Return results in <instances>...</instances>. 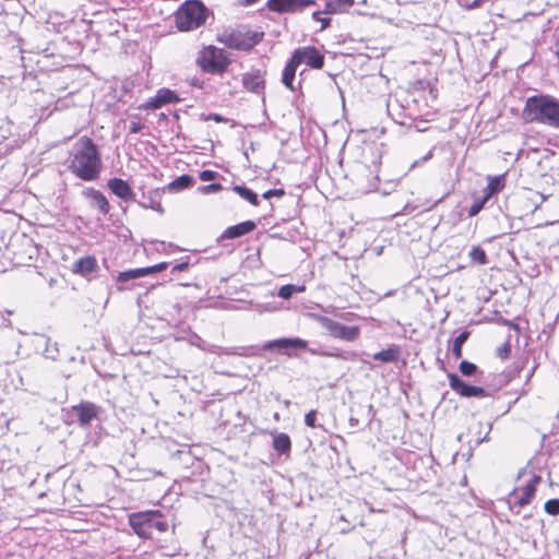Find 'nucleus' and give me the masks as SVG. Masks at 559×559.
I'll return each mask as SVG.
<instances>
[{
    "label": "nucleus",
    "mask_w": 559,
    "mask_h": 559,
    "mask_svg": "<svg viewBox=\"0 0 559 559\" xmlns=\"http://www.w3.org/2000/svg\"><path fill=\"white\" fill-rule=\"evenodd\" d=\"M70 170L84 181L96 180L102 170V158L96 144L82 136L74 145Z\"/></svg>",
    "instance_id": "obj_1"
},
{
    "label": "nucleus",
    "mask_w": 559,
    "mask_h": 559,
    "mask_svg": "<svg viewBox=\"0 0 559 559\" xmlns=\"http://www.w3.org/2000/svg\"><path fill=\"white\" fill-rule=\"evenodd\" d=\"M523 116L527 121H537L559 128V103L549 95H535L526 99Z\"/></svg>",
    "instance_id": "obj_2"
},
{
    "label": "nucleus",
    "mask_w": 559,
    "mask_h": 559,
    "mask_svg": "<svg viewBox=\"0 0 559 559\" xmlns=\"http://www.w3.org/2000/svg\"><path fill=\"white\" fill-rule=\"evenodd\" d=\"M210 10L200 0H187L175 13V23L179 31L189 32L203 26Z\"/></svg>",
    "instance_id": "obj_3"
},
{
    "label": "nucleus",
    "mask_w": 559,
    "mask_h": 559,
    "mask_svg": "<svg viewBox=\"0 0 559 559\" xmlns=\"http://www.w3.org/2000/svg\"><path fill=\"white\" fill-rule=\"evenodd\" d=\"M263 38V33L251 32L245 26L227 27L216 35V40L229 49L248 51Z\"/></svg>",
    "instance_id": "obj_4"
},
{
    "label": "nucleus",
    "mask_w": 559,
    "mask_h": 559,
    "mask_svg": "<svg viewBox=\"0 0 559 559\" xmlns=\"http://www.w3.org/2000/svg\"><path fill=\"white\" fill-rule=\"evenodd\" d=\"M129 523L134 533L141 538H151L153 530L166 532L168 524L162 520L159 511H147L132 513L129 516Z\"/></svg>",
    "instance_id": "obj_5"
},
{
    "label": "nucleus",
    "mask_w": 559,
    "mask_h": 559,
    "mask_svg": "<svg viewBox=\"0 0 559 559\" xmlns=\"http://www.w3.org/2000/svg\"><path fill=\"white\" fill-rule=\"evenodd\" d=\"M197 64L206 73H223L229 66V60L223 49L215 46L204 47L197 57Z\"/></svg>",
    "instance_id": "obj_6"
},
{
    "label": "nucleus",
    "mask_w": 559,
    "mask_h": 559,
    "mask_svg": "<svg viewBox=\"0 0 559 559\" xmlns=\"http://www.w3.org/2000/svg\"><path fill=\"white\" fill-rule=\"evenodd\" d=\"M319 322L321 326L335 338L352 342L359 335L358 326H347L328 317H320Z\"/></svg>",
    "instance_id": "obj_7"
},
{
    "label": "nucleus",
    "mask_w": 559,
    "mask_h": 559,
    "mask_svg": "<svg viewBox=\"0 0 559 559\" xmlns=\"http://www.w3.org/2000/svg\"><path fill=\"white\" fill-rule=\"evenodd\" d=\"M292 59L298 66L305 62L312 69H322L324 66V56L312 46L301 47L294 51Z\"/></svg>",
    "instance_id": "obj_8"
},
{
    "label": "nucleus",
    "mask_w": 559,
    "mask_h": 559,
    "mask_svg": "<svg viewBox=\"0 0 559 559\" xmlns=\"http://www.w3.org/2000/svg\"><path fill=\"white\" fill-rule=\"evenodd\" d=\"M314 0H269L266 7L270 11L278 13L301 12L314 5Z\"/></svg>",
    "instance_id": "obj_9"
},
{
    "label": "nucleus",
    "mask_w": 559,
    "mask_h": 559,
    "mask_svg": "<svg viewBox=\"0 0 559 559\" xmlns=\"http://www.w3.org/2000/svg\"><path fill=\"white\" fill-rule=\"evenodd\" d=\"M308 342L299 338H277L273 341H269L263 345L264 350H272L274 348H277L280 350H283L284 354L292 356L293 350L297 349H307Z\"/></svg>",
    "instance_id": "obj_10"
},
{
    "label": "nucleus",
    "mask_w": 559,
    "mask_h": 559,
    "mask_svg": "<svg viewBox=\"0 0 559 559\" xmlns=\"http://www.w3.org/2000/svg\"><path fill=\"white\" fill-rule=\"evenodd\" d=\"M180 99L178 95L168 88H160L157 91L156 95L150 98L143 107L145 109H158L167 104L178 103Z\"/></svg>",
    "instance_id": "obj_11"
},
{
    "label": "nucleus",
    "mask_w": 559,
    "mask_h": 559,
    "mask_svg": "<svg viewBox=\"0 0 559 559\" xmlns=\"http://www.w3.org/2000/svg\"><path fill=\"white\" fill-rule=\"evenodd\" d=\"M81 426H88L96 418L98 408L94 403L83 402L72 407Z\"/></svg>",
    "instance_id": "obj_12"
},
{
    "label": "nucleus",
    "mask_w": 559,
    "mask_h": 559,
    "mask_svg": "<svg viewBox=\"0 0 559 559\" xmlns=\"http://www.w3.org/2000/svg\"><path fill=\"white\" fill-rule=\"evenodd\" d=\"M257 227V224L252 221H246L239 223L234 226L227 227L224 233L221 235V239H236L242 237L251 231H253Z\"/></svg>",
    "instance_id": "obj_13"
},
{
    "label": "nucleus",
    "mask_w": 559,
    "mask_h": 559,
    "mask_svg": "<svg viewBox=\"0 0 559 559\" xmlns=\"http://www.w3.org/2000/svg\"><path fill=\"white\" fill-rule=\"evenodd\" d=\"M83 194L90 200L92 207L97 209L103 215L109 213V203L100 191L87 188L83 191Z\"/></svg>",
    "instance_id": "obj_14"
},
{
    "label": "nucleus",
    "mask_w": 559,
    "mask_h": 559,
    "mask_svg": "<svg viewBox=\"0 0 559 559\" xmlns=\"http://www.w3.org/2000/svg\"><path fill=\"white\" fill-rule=\"evenodd\" d=\"M242 84L246 90L260 93L264 90V75L260 70L251 71L243 75Z\"/></svg>",
    "instance_id": "obj_15"
},
{
    "label": "nucleus",
    "mask_w": 559,
    "mask_h": 559,
    "mask_svg": "<svg viewBox=\"0 0 559 559\" xmlns=\"http://www.w3.org/2000/svg\"><path fill=\"white\" fill-rule=\"evenodd\" d=\"M108 188L114 194L123 200H131L134 197L132 188L127 181L120 178H112L108 180Z\"/></svg>",
    "instance_id": "obj_16"
},
{
    "label": "nucleus",
    "mask_w": 559,
    "mask_h": 559,
    "mask_svg": "<svg viewBox=\"0 0 559 559\" xmlns=\"http://www.w3.org/2000/svg\"><path fill=\"white\" fill-rule=\"evenodd\" d=\"M35 346L37 349L43 348L41 353L48 359L56 360L59 355L58 344L52 343L46 335H38L35 340Z\"/></svg>",
    "instance_id": "obj_17"
},
{
    "label": "nucleus",
    "mask_w": 559,
    "mask_h": 559,
    "mask_svg": "<svg viewBox=\"0 0 559 559\" xmlns=\"http://www.w3.org/2000/svg\"><path fill=\"white\" fill-rule=\"evenodd\" d=\"M270 435L272 437L273 449L278 454H288L290 452L292 441L287 433L273 430Z\"/></svg>",
    "instance_id": "obj_18"
},
{
    "label": "nucleus",
    "mask_w": 559,
    "mask_h": 559,
    "mask_svg": "<svg viewBox=\"0 0 559 559\" xmlns=\"http://www.w3.org/2000/svg\"><path fill=\"white\" fill-rule=\"evenodd\" d=\"M354 4V0H330L325 3L323 13L341 14L347 12Z\"/></svg>",
    "instance_id": "obj_19"
},
{
    "label": "nucleus",
    "mask_w": 559,
    "mask_h": 559,
    "mask_svg": "<svg viewBox=\"0 0 559 559\" xmlns=\"http://www.w3.org/2000/svg\"><path fill=\"white\" fill-rule=\"evenodd\" d=\"M504 188V176H490L488 183L483 189V197L489 200L493 194L500 192Z\"/></svg>",
    "instance_id": "obj_20"
},
{
    "label": "nucleus",
    "mask_w": 559,
    "mask_h": 559,
    "mask_svg": "<svg viewBox=\"0 0 559 559\" xmlns=\"http://www.w3.org/2000/svg\"><path fill=\"white\" fill-rule=\"evenodd\" d=\"M96 267V259L92 255L83 257L73 264V271L82 275L92 273Z\"/></svg>",
    "instance_id": "obj_21"
},
{
    "label": "nucleus",
    "mask_w": 559,
    "mask_h": 559,
    "mask_svg": "<svg viewBox=\"0 0 559 559\" xmlns=\"http://www.w3.org/2000/svg\"><path fill=\"white\" fill-rule=\"evenodd\" d=\"M194 183V178L190 175H181L166 187V190L170 193H178Z\"/></svg>",
    "instance_id": "obj_22"
},
{
    "label": "nucleus",
    "mask_w": 559,
    "mask_h": 559,
    "mask_svg": "<svg viewBox=\"0 0 559 559\" xmlns=\"http://www.w3.org/2000/svg\"><path fill=\"white\" fill-rule=\"evenodd\" d=\"M539 481V477H534L531 481H528L521 490V493L518 498V504L526 506L531 502L532 498L536 491V484Z\"/></svg>",
    "instance_id": "obj_23"
},
{
    "label": "nucleus",
    "mask_w": 559,
    "mask_h": 559,
    "mask_svg": "<svg viewBox=\"0 0 559 559\" xmlns=\"http://www.w3.org/2000/svg\"><path fill=\"white\" fill-rule=\"evenodd\" d=\"M297 68H298V64L294 63V60L290 58V60L287 62V64L284 68V71H283L282 82L290 91L295 90L293 86V81L295 79Z\"/></svg>",
    "instance_id": "obj_24"
},
{
    "label": "nucleus",
    "mask_w": 559,
    "mask_h": 559,
    "mask_svg": "<svg viewBox=\"0 0 559 559\" xmlns=\"http://www.w3.org/2000/svg\"><path fill=\"white\" fill-rule=\"evenodd\" d=\"M400 357V349L397 346H391L388 349L378 352L373 355V359L382 362H395Z\"/></svg>",
    "instance_id": "obj_25"
},
{
    "label": "nucleus",
    "mask_w": 559,
    "mask_h": 559,
    "mask_svg": "<svg viewBox=\"0 0 559 559\" xmlns=\"http://www.w3.org/2000/svg\"><path fill=\"white\" fill-rule=\"evenodd\" d=\"M233 190L242 199L248 201L250 204L257 206L259 205V199L257 193H254L251 189L245 186H235Z\"/></svg>",
    "instance_id": "obj_26"
},
{
    "label": "nucleus",
    "mask_w": 559,
    "mask_h": 559,
    "mask_svg": "<svg viewBox=\"0 0 559 559\" xmlns=\"http://www.w3.org/2000/svg\"><path fill=\"white\" fill-rule=\"evenodd\" d=\"M449 384L453 391L461 394L462 396L465 395L468 384L465 383L457 374L455 373H449L448 374Z\"/></svg>",
    "instance_id": "obj_27"
},
{
    "label": "nucleus",
    "mask_w": 559,
    "mask_h": 559,
    "mask_svg": "<svg viewBox=\"0 0 559 559\" xmlns=\"http://www.w3.org/2000/svg\"><path fill=\"white\" fill-rule=\"evenodd\" d=\"M143 276H146V270H144V267H139V269L120 272L119 275L117 276V281L122 283V282H128L131 280H136V278L143 277Z\"/></svg>",
    "instance_id": "obj_28"
},
{
    "label": "nucleus",
    "mask_w": 559,
    "mask_h": 559,
    "mask_svg": "<svg viewBox=\"0 0 559 559\" xmlns=\"http://www.w3.org/2000/svg\"><path fill=\"white\" fill-rule=\"evenodd\" d=\"M468 336H469V332L463 331L455 337V340L453 342V348H452V352H453V355L455 358L462 357V347H463L464 343L467 341Z\"/></svg>",
    "instance_id": "obj_29"
},
{
    "label": "nucleus",
    "mask_w": 559,
    "mask_h": 559,
    "mask_svg": "<svg viewBox=\"0 0 559 559\" xmlns=\"http://www.w3.org/2000/svg\"><path fill=\"white\" fill-rule=\"evenodd\" d=\"M304 290L305 286L287 284L278 289L277 296L283 299H289L295 293H301Z\"/></svg>",
    "instance_id": "obj_30"
},
{
    "label": "nucleus",
    "mask_w": 559,
    "mask_h": 559,
    "mask_svg": "<svg viewBox=\"0 0 559 559\" xmlns=\"http://www.w3.org/2000/svg\"><path fill=\"white\" fill-rule=\"evenodd\" d=\"M469 257L473 261L484 265L487 263L486 252L480 247H473L469 251Z\"/></svg>",
    "instance_id": "obj_31"
},
{
    "label": "nucleus",
    "mask_w": 559,
    "mask_h": 559,
    "mask_svg": "<svg viewBox=\"0 0 559 559\" xmlns=\"http://www.w3.org/2000/svg\"><path fill=\"white\" fill-rule=\"evenodd\" d=\"M488 202L486 198L481 195V198H477L474 200L472 206L468 210V215L471 217L477 215L485 206V204Z\"/></svg>",
    "instance_id": "obj_32"
},
{
    "label": "nucleus",
    "mask_w": 559,
    "mask_h": 559,
    "mask_svg": "<svg viewBox=\"0 0 559 559\" xmlns=\"http://www.w3.org/2000/svg\"><path fill=\"white\" fill-rule=\"evenodd\" d=\"M459 368L462 374L466 377H471L477 371V366L467 360H462Z\"/></svg>",
    "instance_id": "obj_33"
},
{
    "label": "nucleus",
    "mask_w": 559,
    "mask_h": 559,
    "mask_svg": "<svg viewBox=\"0 0 559 559\" xmlns=\"http://www.w3.org/2000/svg\"><path fill=\"white\" fill-rule=\"evenodd\" d=\"M487 392L485 391V389L480 388V386H475V385H469L468 384V388H467V391L465 393V397H472V396H475V397H485L487 396Z\"/></svg>",
    "instance_id": "obj_34"
},
{
    "label": "nucleus",
    "mask_w": 559,
    "mask_h": 559,
    "mask_svg": "<svg viewBox=\"0 0 559 559\" xmlns=\"http://www.w3.org/2000/svg\"><path fill=\"white\" fill-rule=\"evenodd\" d=\"M545 511L550 515H558L559 514V499H550L546 501Z\"/></svg>",
    "instance_id": "obj_35"
},
{
    "label": "nucleus",
    "mask_w": 559,
    "mask_h": 559,
    "mask_svg": "<svg viewBox=\"0 0 559 559\" xmlns=\"http://www.w3.org/2000/svg\"><path fill=\"white\" fill-rule=\"evenodd\" d=\"M223 189V186L221 183H210L206 186H201L198 188V191L201 194H211L216 193Z\"/></svg>",
    "instance_id": "obj_36"
},
{
    "label": "nucleus",
    "mask_w": 559,
    "mask_h": 559,
    "mask_svg": "<svg viewBox=\"0 0 559 559\" xmlns=\"http://www.w3.org/2000/svg\"><path fill=\"white\" fill-rule=\"evenodd\" d=\"M167 266H168L167 262H160L158 264L144 267V270H146V275H150V274H153V273L162 272V271L166 270Z\"/></svg>",
    "instance_id": "obj_37"
},
{
    "label": "nucleus",
    "mask_w": 559,
    "mask_h": 559,
    "mask_svg": "<svg viewBox=\"0 0 559 559\" xmlns=\"http://www.w3.org/2000/svg\"><path fill=\"white\" fill-rule=\"evenodd\" d=\"M218 174L214 170L205 169L200 173V179L202 181H212L215 180Z\"/></svg>",
    "instance_id": "obj_38"
},
{
    "label": "nucleus",
    "mask_w": 559,
    "mask_h": 559,
    "mask_svg": "<svg viewBox=\"0 0 559 559\" xmlns=\"http://www.w3.org/2000/svg\"><path fill=\"white\" fill-rule=\"evenodd\" d=\"M316 420H317V412L316 411H310L309 413L306 414L305 424L308 427L314 428L317 426Z\"/></svg>",
    "instance_id": "obj_39"
},
{
    "label": "nucleus",
    "mask_w": 559,
    "mask_h": 559,
    "mask_svg": "<svg viewBox=\"0 0 559 559\" xmlns=\"http://www.w3.org/2000/svg\"><path fill=\"white\" fill-rule=\"evenodd\" d=\"M285 194L283 189H271L263 193L264 199H271L273 197L282 198Z\"/></svg>",
    "instance_id": "obj_40"
},
{
    "label": "nucleus",
    "mask_w": 559,
    "mask_h": 559,
    "mask_svg": "<svg viewBox=\"0 0 559 559\" xmlns=\"http://www.w3.org/2000/svg\"><path fill=\"white\" fill-rule=\"evenodd\" d=\"M460 3L467 8V9H474L479 7L481 3H484L486 0H459Z\"/></svg>",
    "instance_id": "obj_41"
},
{
    "label": "nucleus",
    "mask_w": 559,
    "mask_h": 559,
    "mask_svg": "<svg viewBox=\"0 0 559 559\" xmlns=\"http://www.w3.org/2000/svg\"><path fill=\"white\" fill-rule=\"evenodd\" d=\"M189 266L188 262H181L173 266L171 274H175L177 272L185 271Z\"/></svg>",
    "instance_id": "obj_42"
},
{
    "label": "nucleus",
    "mask_w": 559,
    "mask_h": 559,
    "mask_svg": "<svg viewBox=\"0 0 559 559\" xmlns=\"http://www.w3.org/2000/svg\"><path fill=\"white\" fill-rule=\"evenodd\" d=\"M143 126L140 122L132 121L129 127L130 133H139L142 130Z\"/></svg>",
    "instance_id": "obj_43"
},
{
    "label": "nucleus",
    "mask_w": 559,
    "mask_h": 559,
    "mask_svg": "<svg viewBox=\"0 0 559 559\" xmlns=\"http://www.w3.org/2000/svg\"><path fill=\"white\" fill-rule=\"evenodd\" d=\"M499 353H500V356H501V357H503V358H504V357H508V355H509V353H510V347H509V345H506L503 348H501V349L499 350Z\"/></svg>",
    "instance_id": "obj_44"
},
{
    "label": "nucleus",
    "mask_w": 559,
    "mask_h": 559,
    "mask_svg": "<svg viewBox=\"0 0 559 559\" xmlns=\"http://www.w3.org/2000/svg\"><path fill=\"white\" fill-rule=\"evenodd\" d=\"M259 0H240V4L245 7H249L258 2Z\"/></svg>",
    "instance_id": "obj_45"
},
{
    "label": "nucleus",
    "mask_w": 559,
    "mask_h": 559,
    "mask_svg": "<svg viewBox=\"0 0 559 559\" xmlns=\"http://www.w3.org/2000/svg\"><path fill=\"white\" fill-rule=\"evenodd\" d=\"M330 21H331V20H330V19H328V17H324V19L322 17V19H321V21H320V22H321V24H322V25H321V29H325V28L329 26Z\"/></svg>",
    "instance_id": "obj_46"
},
{
    "label": "nucleus",
    "mask_w": 559,
    "mask_h": 559,
    "mask_svg": "<svg viewBox=\"0 0 559 559\" xmlns=\"http://www.w3.org/2000/svg\"><path fill=\"white\" fill-rule=\"evenodd\" d=\"M490 429H491V426H489L488 431L486 432L485 437H483V438L477 440L478 444L489 440V431H490Z\"/></svg>",
    "instance_id": "obj_47"
},
{
    "label": "nucleus",
    "mask_w": 559,
    "mask_h": 559,
    "mask_svg": "<svg viewBox=\"0 0 559 559\" xmlns=\"http://www.w3.org/2000/svg\"><path fill=\"white\" fill-rule=\"evenodd\" d=\"M538 197H539L540 201H539V203L535 204V211L539 207L540 203H543L547 199V197H545L543 194H538Z\"/></svg>",
    "instance_id": "obj_48"
},
{
    "label": "nucleus",
    "mask_w": 559,
    "mask_h": 559,
    "mask_svg": "<svg viewBox=\"0 0 559 559\" xmlns=\"http://www.w3.org/2000/svg\"><path fill=\"white\" fill-rule=\"evenodd\" d=\"M320 15H321V12H313L312 17H313L316 21L320 22V21H321V19H322Z\"/></svg>",
    "instance_id": "obj_49"
},
{
    "label": "nucleus",
    "mask_w": 559,
    "mask_h": 559,
    "mask_svg": "<svg viewBox=\"0 0 559 559\" xmlns=\"http://www.w3.org/2000/svg\"><path fill=\"white\" fill-rule=\"evenodd\" d=\"M430 157H431V152H429V153L427 154V156H425V158H424V159H425V160H427V159H429Z\"/></svg>",
    "instance_id": "obj_50"
},
{
    "label": "nucleus",
    "mask_w": 559,
    "mask_h": 559,
    "mask_svg": "<svg viewBox=\"0 0 559 559\" xmlns=\"http://www.w3.org/2000/svg\"><path fill=\"white\" fill-rule=\"evenodd\" d=\"M156 210H157L159 213H163V212H164V210H163V207H162L160 205H158Z\"/></svg>",
    "instance_id": "obj_51"
}]
</instances>
